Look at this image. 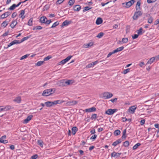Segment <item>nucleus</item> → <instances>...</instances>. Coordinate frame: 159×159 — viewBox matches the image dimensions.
Returning a JSON list of instances; mask_svg holds the SVG:
<instances>
[{"label": "nucleus", "mask_w": 159, "mask_h": 159, "mask_svg": "<svg viewBox=\"0 0 159 159\" xmlns=\"http://www.w3.org/2000/svg\"><path fill=\"white\" fill-rule=\"evenodd\" d=\"M11 14V13L9 12L8 11L6 12L2 15L0 16L1 18L2 19H4L6 18L7 16H8L10 14Z\"/></svg>", "instance_id": "13"}, {"label": "nucleus", "mask_w": 159, "mask_h": 159, "mask_svg": "<svg viewBox=\"0 0 159 159\" xmlns=\"http://www.w3.org/2000/svg\"><path fill=\"white\" fill-rule=\"evenodd\" d=\"M154 126L157 128H159V124H156L154 125Z\"/></svg>", "instance_id": "64"}, {"label": "nucleus", "mask_w": 159, "mask_h": 159, "mask_svg": "<svg viewBox=\"0 0 159 159\" xmlns=\"http://www.w3.org/2000/svg\"><path fill=\"white\" fill-rule=\"evenodd\" d=\"M156 58L155 57H152L147 62V64H151L152 63H153L155 60Z\"/></svg>", "instance_id": "24"}, {"label": "nucleus", "mask_w": 159, "mask_h": 159, "mask_svg": "<svg viewBox=\"0 0 159 159\" xmlns=\"http://www.w3.org/2000/svg\"><path fill=\"white\" fill-rule=\"evenodd\" d=\"M59 23L58 21H56L51 26V28H54L56 27L59 24Z\"/></svg>", "instance_id": "35"}, {"label": "nucleus", "mask_w": 159, "mask_h": 159, "mask_svg": "<svg viewBox=\"0 0 159 159\" xmlns=\"http://www.w3.org/2000/svg\"><path fill=\"white\" fill-rule=\"evenodd\" d=\"M33 116L32 115H29L28 116L27 118L24 120L23 123L24 124H27L28 123L29 121L32 119Z\"/></svg>", "instance_id": "10"}, {"label": "nucleus", "mask_w": 159, "mask_h": 159, "mask_svg": "<svg viewBox=\"0 0 159 159\" xmlns=\"http://www.w3.org/2000/svg\"><path fill=\"white\" fill-rule=\"evenodd\" d=\"M129 70H130V69H129V68H128V69H126L125 70H124L123 73L124 74H126L128 72H129Z\"/></svg>", "instance_id": "54"}, {"label": "nucleus", "mask_w": 159, "mask_h": 159, "mask_svg": "<svg viewBox=\"0 0 159 159\" xmlns=\"http://www.w3.org/2000/svg\"><path fill=\"white\" fill-rule=\"evenodd\" d=\"M29 38V37H24L23 38H22L21 39V42H23V41L27 40Z\"/></svg>", "instance_id": "59"}, {"label": "nucleus", "mask_w": 159, "mask_h": 159, "mask_svg": "<svg viewBox=\"0 0 159 159\" xmlns=\"http://www.w3.org/2000/svg\"><path fill=\"white\" fill-rule=\"evenodd\" d=\"M141 145V144L139 143H138L135 144L133 147V150L136 149L139 146Z\"/></svg>", "instance_id": "34"}, {"label": "nucleus", "mask_w": 159, "mask_h": 159, "mask_svg": "<svg viewBox=\"0 0 159 159\" xmlns=\"http://www.w3.org/2000/svg\"><path fill=\"white\" fill-rule=\"evenodd\" d=\"M96 109L95 107H93L90 108L86 109L84 111L86 112H92L96 111Z\"/></svg>", "instance_id": "11"}, {"label": "nucleus", "mask_w": 159, "mask_h": 159, "mask_svg": "<svg viewBox=\"0 0 159 159\" xmlns=\"http://www.w3.org/2000/svg\"><path fill=\"white\" fill-rule=\"evenodd\" d=\"M115 52L113 50L112 52H110L108 54L107 57L108 58L110 56H111L112 54L115 53Z\"/></svg>", "instance_id": "48"}, {"label": "nucleus", "mask_w": 159, "mask_h": 159, "mask_svg": "<svg viewBox=\"0 0 159 159\" xmlns=\"http://www.w3.org/2000/svg\"><path fill=\"white\" fill-rule=\"evenodd\" d=\"M78 130V129L76 127H74L72 129V133L75 135Z\"/></svg>", "instance_id": "26"}, {"label": "nucleus", "mask_w": 159, "mask_h": 159, "mask_svg": "<svg viewBox=\"0 0 159 159\" xmlns=\"http://www.w3.org/2000/svg\"><path fill=\"white\" fill-rule=\"evenodd\" d=\"M93 45V42H91L88 43L84 44L83 45V47L84 48H87L92 46Z\"/></svg>", "instance_id": "17"}, {"label": "nucleus", "mask_w": 159, "mask_h": 159, "mask_svg": "<svg viewBox=\"0 0 159 159\" xmlns=\"http://www.w3.org/2000/svg\"><path fill=\"white\" fill-rule=\"evenodd\" d=\"M134 0H131L130 1L125 3H123L122 5L124 7L129 8L135 2Z\"/></svg>", "instance_id": "3"}, {"label": "nucleus", "mask_w": 159, "mask_h": 159, "mask_svg": "<svg viewBox=\"0 0 159 159\" xmlns=\"http://www.w3.org/2000/svg\"><path fill=\"white\" fill-rule=\"evenodd\" d=\"M94 66L93 64V63H91L90 64H89L88 65H87L86 66V67L87 68H91V67H93Z\"/></svg>", "instance_id": "47"}, {"label": "nucleus", "mask_w": 159, "mask_h": 159, "mask_svg": "<svg viewBox=\"0 0 159 159\" xmlns=\"http://www.w3.org/2000/svg\"><path fill=\"white\" fill-rule=\"evenodd\" d=\"M47 20V18L45 16H42L39 20V22L41 23L45 24Z\"/></svg>", "instance_id": "16"}, {"label": "nucleus", "mask_w": 159, "mask_h": 159, "mask_svg": "<svg viewBox=\"0 0 159 159\" xmlns=\"http://www.w3.org/2000/svg\"><path fill=\"white\" fill-rule=\"evenodd\" d=\"M33 19L32 18H30L29 20L28 23V25L29 26H32L33 25Z\"/></svg>", "instance_id": "31"}, {"label": "nucleus", "mask_w": 159, "mask_h": 159, "mask_svg": "<svg viewBox=\"0 0 159 159\" xmlns=\"http://www.w3.org/2000/svg\"><path fill=\"white\" fill-rule=\"evenodd\" d=\"M6 135H3L0 138V142L1 143L6 144L8 142L7 140H6Z\"/></svg>", "instance_id": "7"}, {"label": "nucleus", "mask_w": 159, "mask_h": 159, "mask_svg": "<svg viewBox=\"0 0 159 159\" xmlns=\"http://www.w3.org/2000/svg\"><path fill=\"white\" fill-rule=\"evenodd\" d=\"M104 35V33L103 32H100L99 33L98 35L96 36V37L98 38H101Z\"/></svg>", "instance_id": "39"}, {"label": "nucleus", "mask_w": 159, "mask_h": 159, "mask_svg": "<svg viewBox=\"0 0 159 159\" xmlns=\"http://www.w3.org/2000/svg\"><path fill=\"white\" fill-rule=\"evenodd\" d=\"M13 101L17 103H19L21 101V98L20 97H17L13 100Z\"/></svg>", "instance_id": "20"}, {"label": "nucleus", "mask_w": 159, "mask_h": 159, "mask_svg": "<svg viewBox=\"0 0 159 159\" xmlns=\"http://www.w3.org/2000/svg\"><path fill=\"white\" fill-rule=\"evenodd\" d=\"M70 23V22L69 21L66 20L63 22L62 25V26H64L68 25Z\"/></svg>", "instance_id": "33"}, {"label": "nucleus", "mask_w": 159, "mask_h": 159, "mask_svg": "<svg viewBox=\"0 0 159 159\" xmlns=\"http://www.w3.org/2000/svg\"><path fill=\"white\" fill-rule=\"evenodd\" d=\"M129 145V142L128 141H126L123 143V145L125 147H128Z\"/></svg>", "instance_id": "38"}, {"label": "nucleus", "mask_w": 159, "mask_h": 159, "mask_svg": "<svg viewBox=\"0 0 159 159\" xmlns=\"http://www.w3.org/2000/svg\"><path fill=\"white\" fill-rule=\"evenodd\" d=\"M54 102V105H56L57 104H60L64 102L65 101H64L61 100H57L55 101Z\"/></svg>", "instance_id": "29"}, {"label": "nucleus", "mask_w": 159, "mask_h": 159, "mask_svg": "<svg viewBox=\"0 0 159 159\" xmlns=\"http://www.w3.org/2000/svg\"><path fill=\"white\" fill-rule=\"evenodd\" d=\"M144 65V63L143 62H141L139 64V65L141 67H142Z\"/></svg>", "instance_id": "60"}, {"label": "nucleus", "mask_w": 159, "mask_h": 159, "mask_svg": "<svg viewBox=\"0 0 159 159\" xmlns=\"http://www.w3.org/2000/svg\"><path fill=\"white\" fill-rule=\"evenodd\" d=\"M75 2V0H70L68 2V4L70 6H72Z\"/></svg>", "instance_id": "40"}, {"label": "nucleus", "mask_w": 159, "mask_h": 159, "mask_svg": "<svg viewBox=\"0 0 159 159\" xmlns=\"http://www.w3.org/2000/svg\"><path fill=\"white\" fill-rule=\"evenodd\" d=\"M44 61H39L36 63V66H39L42 65L44 63Z\"/></svg>", "instance_id": "41"}, {"label": "nucleus", "mask_w": 159, "mask_h": 159, "mask_svg": "<svg viewBox=\"0 0 159 159\" xmlns=\"http://www.w3.org/2000/svg\"><path fill=\"white\" fill-rule=\"evenodd\" d=\"M117 98H113V99H111L110 101H111V102L113 103L114 102H116V101H117Z\"/></svg>", "instance_id": "62"}, {"label": "nucleus", "mask_w": 159, "mask_h": 159, "mask_svg": "<svg viewBox=\"0 0 159 159\" xmlns=\"http://www.w3.org/2000/svg\"><path fill=\"white\" fill-rule=\"evenodd\" d=\"M77 103V101L75 100L69 101L66 103V105L67 106H72L76 104Z\"/></svg>", "instance_id": "8"}, {"label": "nucleus", "mask_w": 159, "mask_h": 159, "mask_svg": "<svg viewBox=\"0 0 159 159\" xmlns=\"http://www.w3.org/2000/svg\"><path fill=\"white\" fill-rule=\"evenodd\" d=\"M17 24V22L16 20H13L10 25V26L12 28H13Z\"/></svg>", "instance_id": "23"}, {"label": "nucleus", "mask_w": 159, "mask_h": 159, "mask_svg": "<svg viewBox=\"0 0 159 159\" xmlns=\"http://www.w3.org/2000/svg\"><path fill=\"white\" fill-rule=\"evenodd\" d=\"M81 9V6L79 5H75L73 7V10L75 11H79Z\"/></svg>", "instance_id": "18"}, {"label": "nucleus", "mask_w": 159, "mask_h": 159, "mask_svg": "<svg viewBox=\"0 0 159 159\" xmlns=\"http://www.w3.org/2000/svg\"><path fill=\"white\" fill-rule=\"evenodd\" d=\"M117 110L116 109H109L105 112V114L109 115L113 114L115 112L117 111Z\"/></svg>", "instance_id": "5"}, {"label": "nucleus", "mask_w": 159, "mask_h": 159, "mask_svg": "<svg viewBox=\"0 0 159 159\" xmlns=\"http://www.w3.org/2000/svg\"><path fill=\"white\" fill-rule=\"evenodd\" d=\"M25 14V11L22 10L21 11L20 14L19 15L20 17L22 19H23L25 17V16L24 15Z\"/></svg>", "instance_id": "22"}, {"label": "nucleus", "mask_w": 159, "mask_h": 159, "mask_svg": "<svg viewBox=\"0 0 159 159\" xmlns=\"http://www.w3.org/2000/svg\"><path fill=\"white\" fill-rule=\"evenodd\" d=\"M145 122V120H144L143 119V120H141L140 121L141 125H143L144 124Z\"/></svg>", "instance_id": "63"}, {"label": "nucleus", "mask_w": 159, "mask_h": 159, "mask_svg": "<svg viewBox=\"0 0 159 159\" xmlns=\"http://www.w3.org/2000/svg\"><path fill=\"white\" fill-rule=\"evenodd\" d=\"M103 21L102 18L101 17L98 18L96 21V23L97 25H98L101 24Z\"/></svg>", "instance_id": "19"}, {"label": "nucleus", "mask_w": 159, "mask_h": 159, "mask_svg": "<svg viewBox=\"0 0 159 159\" xmlns=\"http://www.w3.org/2000/svg\"><path fill=\"white\" fill-rule=\"evenodd\" d=\"M38 144L40 147H43V142L41 140H38L37 141Z\"/></svg>", "instance_id": "43"}, {"label": "nucleus", "mask_w": 159, "mask_h": 159, "mask_svg": "<svg viewBox=\"0 0 159 159\" xmlns=\"http://www.w3.org/2000/svg\"><path fill=\"white\" fill-rule=\"evenodd\" d=\"M124 48V47L123 46H122L119 48H117L116 49L114 50V51L115 53H116L118 52L122 51L123 49Z\"/></svg>", "instance_id": "27"}, {"label": "nucleus", "mask_w": 159, "mask_h": 159, "mask_svg": "<svg viewBox=\"0 0 159 159\" xmlns=\"http://www.w3.org/2000/svg\"><path fill=\"white\" fill-rule=\"evenodd\" d=\"M52 22V21L51 20H46V22L45 23V24L49 25L51 22Z\"/></svg>", "instance_id": "55"}, {"label": "nucleus", "mask_w": 159, "mask_h": 159, "mask_svg": "<svg viewBox=\"0 0 159 159\" xmlns=\"http://www.w3.org/2000/svg\"><path fill=\"white\" fill-rule=\"evenodd\" d=\"M138 34H135L134 36H132V38L133 39H136L139 36Z\"/></svg>", "instance_id": "57"}, {"label": "nucleus", "mask_w": 159, "mask_h": 159, "mask_svg": "<svg viewBox=\"0 0 159 159\" xmlns=\"http://www.w3.org/2000/svg\"><path fill=\"white\" fill-rule=\"evenodd\" d=\"M137 108V106L134 105L130 107L128 109V112L131 114H133Z\"/></svg>", "instance_id": "6"}, {"label": "nucleus", "mask_w": 159, "mask_h": 159, "mask_svg": "<svg viewBox=\"0 0 159 159\" xmlns=\"http://www.w3.org/2000/svg\"><path fill=\"white\" fill-rule=\"evenodd\" d=\"M97 137V135H96L94 134L93 135H92V136L90 138V139H93L94 140L96 139Z\"/></svg>", "instance_id": "56"}, {"label": "nucleus", "mask_w": 159, "mask_h": 159, "mask_svg": "<svg viewBox=\"0 0 159 159\" xmlns=\"http://www.w3.org/2000/svg\"><path fill=\"white\" fill-rule=\"evenodd\" d=\"M55 89H50L45 90L43 91L42 95L45 96H49L52 93L55 92Z\"/></svg>", "instance_id": "1"}, {"label": "nucleus", "mask_w": 159, "mask_h": 159, "mask_svg": "<svg viewBox=\"0 0 159 159\" xmlns=\"http://www.w3.org/2000/svg\"><path fill=\"white\" fill-rule=\"evenodd\" d=\"M120 133V130L117 129L114 132V134L115 135L117 136L119 135Z\"/></svg>", "instance_id": "36"}, {"label": "nucleus", "mask_w": 159, "mask_h": 159, "mask_svg": "<svg viewBox=\"0 0 159 159\" xmlns=\"http://www.w3.org/2000/svg\"><path fill=\"white\" fill-rule=\"evenodd\" d=\"M66 62H67L66 61L65 59H64L59 62V65H63L65 64V63H66Z\"/></svg>", "instance_id": "51"}, {"label": "nucleus", "mask_w": 159, "mask_h": 159, "mask_svg": "<svg viewBox=\"0 0 159 159\" xmlns=\"http://www.w3.org/2000/svg\"><path fill=\"white\" fill-rule=\"evenodd\" d=\"M97 117V115L96 114H93L92 115L91 118L92 120L93 119H96Z\"/></svg>", "instance_id": "46"}, {"label": "nucleus", "mask_w": 159, "mask_h": 159, "mask_svg": "<svg viewBox=\"0 0 159 159\" xmlns=\"http://www.w3.org/2000/svg\"><path fill=\"white\" fill-rule=\"evenodd\" d=\"M38 157V155L37 154H36L32 156L31 157V158L32 159H36Z\"/></svg>", "instance_id": "50"}, {"label": "nucleus", "mask_w": 159, "mask_h": 159, "mask_svg": "<svg viewBox=\"0 0 159 159\" xmlns=\"http://www.w3.org/2000/svg\"><path fill=\"white\" fill-rule=\"evenodd\" d=\"M126 129H125L124 130L123 133V134L122 136V138H126V136H125V134H126Z\"/></svg>", "instance_id": "42"}, {"label": "nucleus", "mask_w": 159, "mask_h": 159, "mask_svg": "<svg viewBox=\"0 0 159 159\" xmlns=\"http://www.w3.org/2000/svg\"><path fill=\"white\" fill-rule=\"evenodd\" d=\"M73 83L72 80H68L67 81L65 82V83L67 85L71 84Z\"/></svg>", "instance_id": "37"}, {"label": "nucleus", "mask_w": 159, "mask_h": 159, "mask_svg": "<svg viewBox=\"0 0 159 159\" xmlns=\"http://www.w3.org/2000/svg\"><path fill=\"white\" fill-rule=\"evenodd\" d=\"M16 15H17L16 13V12H14L12 14V16H11V17L13 18H14L16 16Z\"/></svg>", "instance_id": "61"}, {"label": "nucleus", "mask_w": 159, "mask_h": 159, "mask_svg": "<svg viewBox=\"0 0 159 159\" xmlns=\"http://www.w3.org/2000/svg\"><path fill=\"white\" fill-rule=\"evenodd\" d=\"M52 57L50 56H48L47 57H45L44 59V61H47L51 58Z\"/></svg>", "instance_id": "52"}, {"label": "nucleus", "mask_w": 159, "mask_h": 159, "mask_svg": "<svg viewBox=\"0 0 159 159\" xmlns=\"http://www.w3.org/2000/svg\"><path fill=\"white\" fill-rule=\"evenodd\" d=\"M72 56H69L67 57L66 59H65L66 61L67 62L68 61H69L72 57Z\"/></svg>", "instance_id": "58"}, {"label": "nucleus", "mask_w": 159, "mask_h": 159, "mask_svg": "<svg viewBox=\"0 0 159 159\" xmlns=\"http://www.w3.org/2000/svg\"><path fill=\"white\" fill-rule=\"evenodd\" d=\"M140 2L139 1L137 2L136 6V10H140Z\"/></svg>", "instance_id": "28"}, {"label": "nucleus", "mask_w": 159, "mask_h": 159, "mask_svg": "<svg viewBox=\"0 0 159 159\" xmlns=\"http://www.w3.org/2000/svg\"><path fill=\"white\" fill-rule=\"evenodd\" d=\"M121 154V153L120 152L116 153L115 152H114L111 153V157H119Z\"/></svg>", "instance_id": "15"}, {"label": "nucleus", "mask_w": 159, "mask_h": 159, "mask_svg": "<svg viewBox=\"0 0 159 159\" xmlns=\"http://www.w3.org/2000/svg\"><path fill=\"white\" fill-rule=\"evenodd\" d=\"M92 8V7H84V9L83 10V11L85 12L90 9H91Z\"/></svg>", "instance_id": "44"}, {"label": "nucleus", "mask_w": 159, "mask_h": 159, "mask_svg": "<svg viewBox=\"0 0 159 159\" xmlns=\"http://www.w3.org/2000/svg\"><path fill=\"white\" fill-rule=\"evenodd\" d=\"M153 18L152 17H150L148 19V22L149 24H151L152 22Z\"/></svg>", "instance_id": "49"}, {"label": "nucleus", "mask_w": 159, "mask_h": 159, "mask_svg": "<svg viewBox=\"0 0 159 159\" xmlns=\"http://www.w3.org/2000/svg\"><path fill=\"white\" fill-rule=\"evenodd\" d=\"M20 42L18 40H14L11 42L10 43H9L8 45H7V47L6 48H7L9 47H11V46L16 44H18L20 43Z\"/></svg>", "instance_id": "9"}, {"label": "nucleus", "mask_w": 159, "mask_h": 159, "mask_svg": "<svg viewBox=\"0 0 159 159\" xmlns=\"http://www.w3.org/2000/svg\"><path fill=\"white\" fill-rule=\"evenodd\" d=\"M121 142V139H118L117 140H116L115 142H114L112 144V145L116 146L117 144L120 143Z\"/></svg>", "instance_id": "21"}, {"label": "nucleus", "mask_w": 159, "mask_h": 159, "mask_svg": "<svg viewBox=\"0 0 159 159\" xmlns=\"http://www.w3.org/2000/svg\"><path fill=\"white\" fill-rule=\"evenodd\" d=\"M16 7L17 6L15 4H13L9 8H8V10H14Z\"/></svg>", "instance_id": "32"}, {"label": "nucleus", "mask_w": 159, "mask_h": 159, "mask_svg": "<svg viewBox=\"0 0 159 159\" xmlns=\"http://www.w3.org/2000/svg\"><path fill=\"white\" fill-rule=\"evenodd\" d=\"M44 104L48 107H52L54 105V102L48 101L45 102Z\"/></svg>", "instance_id": "12"}, {"label": "nucleus", "mask_w": 159, "mask_h": 159, "mask_svg": "<svg viewBox=\"0 0 159 159\" xmlns=\"http://www.w3.org/2000/svg\"><path fill=\"white\" fill-rule=\"evenodd\" d=\"M128 41V39L127 38H123L121 41H120V43H126Z\"/></svg>", "instance_id": "30"}, {"label": "nucleus", "mask_w": 159, "mask_h": 159, "mask_svg": "<svg viewBox=\"0 0 159 159\" xmlns=\"http://www.w3.org/2000/svg\"><path fill=\"white\" fill-rule=\"evenodd\" d=\"M142 14V12L140 10H136V12L134 13V16L133 17V19L134 20H136Z\"/></svg>", "instance_id": "4"}, {"label": "nucleus", "mask_w": 159, "mask_h": 159, "mask_svg": "<svg viewBox=\"0 0 159 159\" xmlns=\"http://www.w3.org/2000/svg\"><path fill=\"white\" fill-rule=\"evenodd\" d=\"M10 107L9 106H0V112L3 111L7 110L10 109Z\"/></svg>", "instance_id": "14"}, {"label": "nucleus", "mask_w": 159, "mask_h": 159, "mask_svg": "<svg viewBox=\"0 0 159 159\" xmlns=\"http://www.w3.org/2000/svg\"><path fill=\"white\" fill-rule=\"evenodd\" d=\"M113 94L109 92H105L102 94V98L105 99H107L112 97Z\"/></svg>", "instance_id": "2"}, {"label": "nucleus", "mask_w": 159, "mask_h": 159, "mask_svg": "<svg viewBox=\"0 0 159 159\" xmlns=\"http://www.w3.org/2000/svg\"><path fill=\"white\" fill-rule=\"evenodd\" d=\"M143 29L142 28H140L137 31V32L138 35H142L144 32H143Z\"/></svg>", "instance_id": "25"}, {"label": "nucleus", "mask_w": 159, "mask_h": 159, "mask_svg": "<svg viewBox=\"0 0 159 159\" xmlns=\"http://www.w3.org/2000/svg\"><path fill=\"white\" fill-rule=\"evenodd\" d=\"M8 25V23L5 21H3L1 24L2 26L4 27H6Z\"/></svg>", "instance_id": "45"}, {"label": "nucleus", "mask_w": 159, "mask_h": 159, "mask_svg": "<svg viewBox=\"0 0 159 159\" xmlns=\"http://www.w3.org/2000/svg\"><path fill=\"white\" fill-rule=\"evenodd\" d=\"M29 55L28 54H26L20 58V60H23L24 59L26 58Z\"/></svg>", "instance_id": "53"}]
</instances>
